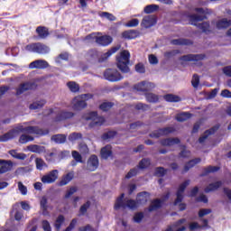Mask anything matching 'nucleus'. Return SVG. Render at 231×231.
<instances>
[{
  "label": "nucleus",
  "instance_id": "35",
  "mask_svg": "<svg viewBox=\"0 0 231 231\" xmlns=\"http://www.w3.org/2000/svg\"><path fill=\"white\" fill-rule=\"evenodd\" d=\"M163 99L166 102H171V103L181 102V97L174 94H166L163 96Z\"/></svg>",
  "mask_w": 231,
  "mask_h": 231
},
{
  "label": "nucleus",
  "instance_id": "64",
  "mask_svg": "<svg viewBox=\"0 0 231 231\" xmlns=\"http://www.w3.org/2000/svg\"><path fill=\"white\" fill-rule=\"evenodd\" d=\"M77 222H78L77 218H73L70 221L69 226H67L64 231H71V230H73L75 228V226H77Z\"/></svg>",
  "mask_w": 231,
  "mask_h": 231
},
{
  "label": "nucleus",
  "instance_id": "11",
  "mask_svg": "<svg viewBox=\"0 0 231 231\" xmlns=\"http://www.w3.org/2000/svg\"><path fill=\"white\" fill-rule=\"evenodd\" d=\"M189 185H190V180H187L184 182H182L176 192V199L173 202V205L176 207L179 203H181V201H183V192H185V189H187V187H189Z\"/></svg>",
  "mask_w": 231,
  "mask_h": 231
},
{
  "label": "nucleus",
  "instance_id": "17",
  "mask_svg": "<svg viewBox=\"0 0 231 231\" xmlns=\"http://www.w3.org/2000/svg\"><path fill=\"white\" fill-rule=\"evenodd\" d=\"M50 67V63L44 60H36L29 64L31 69H46Z\"/></svg>",
  "mask_w": 231,
  "mask_h": 231
},
{
  "label": "nucleus",
  "instance_id": "63",
  "mask_svg": "<svg viewBox=\"0 0 231 231\" xmlns=\"http://www.w3.org/2000/svg\"><path fill=\"white\" fill-rule=\"evenodd\" d=\"M42 226L43 231H51V225H50V222L48 220H42Z\"/></svg>",
  "mask_w": 231,
  "mask_h": 231
},
{
  "label": "nucleus",
  "instance_id": "9",
  "mask_svg": "<svg viewBox=\"0 0 231 231\" xmlns=\"http://www.w3.org/2000/svg\"><path fill=\"white\" fill-rule=\"evenodd\" d=\"M154 88H156V85L149 81H141L134 86V89L141 93H149V91H152Z\"/></svg>",
  "mask_w": 231,
  "mask_h": 231
},
{
  "label": "nucleus",
  "instance_id": "51",
  "mask_svg": "<svg viewBox=\"0 0 231 231\" xmlns=\"http://www.w3.org/2000/svg\"><path fill=\"white\" fill-rule=\"evenodd\" d=\"M167 174V170L163 167H157L155 169V176H158L159 178H163Z\"/></svg>",
  "mask_w": 231,
  "mask_h": 231
},
{
  "label": "nucleus",
  "instance_id": "8",
  "mask_svg": "<svg viewBox=\"0 0 231 231\" xmlns=\"http://www.w3.org/2000/svg\"><path fill=\"white\" fill-rule=\"evenodd\" d=\"M103 77L108 82H120L124 79V76L116 69H106L104 71Z\"/></svg>",
  "mask_w": 231,
  "mask_h": 231
},
{
  "label": "nucleus",
  "instance_id": "22",
  "mask_svg": "<svg viewBox=\"0 0 231 231\" xmlns=\"http://www.w3.org/2000/svg\"><path fill=\"white\" fill-rule=\"evenodd\" d=\"M150 199L151 193H149L148 191H142L137 194L138 205H145Z\"/></svg>",
  "mask_w": 231,
  "mask_h": 231
},
{
  "label": "nucleus",
  "instance_id": "30",
  "mask_svg": "<svg viewBox=\"0 0 231 231\" xmlns=\"http://www.w3.org/2000/svg\"><path fill=\"white\" fill-rule=\"evenodd\" d=\"M219 169H221L219 166L209 165L206 168H203V171H202V173H200L199 177L205 178V176H208V174H210L212 172H217V171H219Z\"/></svg>",
  "mask_w": 231,
  "mask_h": 231
},
{
  "label": "nucleus",
  "instance_id": "58",
  "mask_svg": "<svg viewBox=\"0 0 231 231\" xmlns=\"http://www.w3.org/2000/svg\"><path fill=\"white\" fill-rule=\"evenodd\" d=\"M144 215L143 212H137L134 216V223H142V220L143 219Z\"/></svg>",
  "mask_w": 231,
  "mask_h": 231
},
{
  "label": "nucleus",
  "instance_id": "12",
  "mask_svg": "<svg viewBox=\"0 0 231 231\" xmlns=\"http://www.w3.org/2000/svg\"><path fill=\"white\" fill-rule=\"evenodd\" d=\"M37 88V83L35 82H25L19 85V87L16 88V97H19L20 95H23V93H25V91H32Z\"/></svg>",
  "mask_w": 231,
  "mask_h": 231
},
{
  "label": "nucleus",
  "instance_id": "37",
  "mask_svg": "<svg viewBox=\"0 0 231 231\" xmlns=\"http://www.w3.org/2000/svg\"><path fill=\"white\" fill-rule=\"evenodd\" d=\"M35 165L37 171H44V169H48V164L42 158H36L35 159Z\"/></svg>",
  "mask_w": 231,
  "mask_h": 231
},
{
  "label": "nucleus",
  "instance_id": "62",
  "mask_svg": "<svg viewBox=\"0 0 231 231\" xmlns=\"http://www.w3.org/2000/svg\"><path fill=\"white\" fill-rule=\"evenodd\" d=\"M212 213V209L210 208H202L199 211V217H205V216H208V214Z\"/></svg>",
  "mask_w": 231,
  "mask_h": 231
},
{
  "label": "nucleus",
  "instance_id": "28",
  "mask_svg": "<svg viewBox=\"0 0 231 231\" xmlns=\"http://www.w3.org/2000/svg\"><path fill=\"white\" fill-rule=\"evenodd\" d=\"M0 174H5L12 169V161H5L0 159Z\"/></svg>",
  "mask_w": 231,
  "mask_h": 231
},
{
  "label": "nucleus",
  "instance_id": "34",
  "mask_svg": "<svg viewBox=\"0 0 231 231\" xmlns=\"http://www.w3.org/2000/svg\"><path fill=\"white\" fill-rule=\"evenodd\" d=\"M51 140L58 144L66 143L67 135L62 134H54L51 136Z\"/></svg>",
  "mask_w": 231,
  "mask_h": 231
},
{
  "label": "nucleus",
  "instance_id": "21",
  "mask_svg": "<svg viewBox=\"0 0 231 231\" xmlns=\"http://www.w3.org/2000/svg\"><path fill=\"white\" fill-rule=\"evenodd\" d=\"M223 187V181L222 180H217L215 182L209 183L205 189L204 192L206 194H208L210 192H215V190H217Z\"/></svg>",
  "mask_w": 231,
  "mask_h": 231
},
{
  "label": "nucleus",
  "instance_id": "10",
  "mask_svg": "<svg viewBox=\"0 0 231 231\" xmlns=\"http://www.w3.org/2000/svg\"><path fill=\"white\" fill-rule=\"evenodd\" d=\"M56 180H59V170H52L41 178L42 183L48 185L55 183Z\"/></svg>",
  "mask_w": 231,
  "mask_h": 231
},
{
  "label": "nucleus",
  "instance_id": "7",
  "mask_svg": "<svg viewBox=\"0 0 231 231\" xmlns=\"http://www.w3.org/2000/svg\"><path fill=\"white\" fill-rule=\"evenodd\" d=\"M25 51L31 53H38L39 55H46V53H50V47L42 42H34L27 44Z\"/></svg>",
  "mask_w": 231,
  "mask_h": 231
},
{
  "label": "nucleus",
  "instance_id": "43",
  "mask_svg": "<svg viewBox=\"0 0 231 231\" xmlns=\"http://www.w3.org/2000/svg\"><path fill=\"white\" fill-rule=\"evenodd\" d=\"M9 154L13 157L15 158V160H26V154L25 153H19L15 150H11L9 152Z\"/></svg>",
  "mask_w": 231,
  "mask_h": 231
},
{
  "label": "nucleus",
  "instance_id": "33",
  "mask_svg": "<svg viewBox=\"0 0 231 231\" xmlns=\"http://www.w3.org/2000/svg\"><path fill=\"white\" fill-rule=\"evenodd\" d=\"M158 208H162V199H155L152 201L151 205L148 208L149 212H154V210H158Z\"/></svg>",
  "mask_w": 231,
  "mask_h": 231
},
{
  "label": "nucleus",
  "instance_id": "14",
  "mask_svg": "<svg viewBox=\"0 0 231 231\" xmlns=\"http://www.w3.org/2000/svg\"><path fill=\"white\" fill-rule=\"evenodd\" d=\"M98 157L95 154H92L87 162V171H89V172H94V171L98 169Z\"/></svg>",
  "mask_w": 231,
  "mask_h": 231
},
{
  "label": "nucleus",
  "instance_id": "15",
  "mask_svg": "<svg viewBox=\"0 0 231 231\" xmlns=\"http://www.w3.org/2000/svg\"><path fill=\"white\" fill-rule=\"evenodd\" d=\"M75 116V113L68 110H61L57 114L55 117L56 122H64L66 120H71Z\"/></svg>",
  "mask_w": 231,
  "mask_h": 231
},
{
  "label": "nucleus",
  "instance_id": "53",
  "mask_svg": "<svg viewBox=\"0 0 231 231\" xmlns=\"http://www.w3.org/2000/svg\"><path fill=\"white\" fill-rule=\"evenodd\" d=\"M72 158H74L77 163H84V161H82V155L77 151H72Z\"/></svg>",
  "mask_w": 231,
  "mask_h": 231
},
{
  "label": "nucleus",
  "instance_id": "61",
  "mask_svg": "<svg viewBox=\"0 0 231 231\" xmlns=\"http://www.w3.org/2000/svg\"><path fill=\"white\" fill-rule=\"evenodd\" d=\"M180 158H190V151L187 150L185 146H183V150L179 153Z\"/></svg>",
  "mask_w": 231,
  "mask_h": 231
},
{
  "label": "nucleus",
  "instance_id": "48",
  "mask_svg": "<svg viewBox=\"0 0 231 231\" xmlns=\"http://www.w3.org/2000/svg\"><path fill=\"white\" fill-rule=\"evenodd\" d=\"M160 131H161L162 136H167V135L174 133V131H176V129L172 126H168V127H164V128H160Z\"/></svg>",
  "mask_w": 231,
  "mask_h": 231
},
{
  "label": "nucleus",
  "instance_id": "27",
  "mask_svg": "<svg viewBox=\"0 0 231 231\" xmlns=\"http://www.w3.org/2000/svg\"><path fill=\"white\" fill-rule=\"evenodd\" d=\"M230 26L231 21L226 18H222L216 23V27L217 30H226V28H230Z\"/></svg>",
  "mask_w": 231,
  "mask_h": 231
},
{
  "label": "nucleus",
  "instance_id": "1",
  "mask_svg": "<svg viewBox=\"0 0 231 231\" xmlns=\"http://www.w3.org/2000/svg\"><path fill=\"white\" fill-rule=\"evenodd\" d=\"M23 133L19 138V143L24 144L28 142H33L35 138L30 134H36V136H46L50 134V129H42L39 126H19L16 129H12L9 132L0 135V142H8V140H14L19 134Z\"/></svg>",
  "mask_w": 231,
  "mask_h": 231
},
{
  "label": "nucleus",
  "instance_id": "29",
  "mask_svg": "<svg viewBox=\"0 0 231 231\" xmlns=\"http://www.w3.org/2000/svg\"><path fill=\"white\" fill-rule=\"evenodd\" d=\"M74 176L73 172H69L66 175H63L61 180L58 182V187H64L68 185V183L73 180Z\"/></svg>",
  "mask_w": 231,
  "mask_h": 231
},
{
  "label": "nucleus",
  "instance_id": "56",
  "mask_svg": "<svg viewBox=\"0 0 231 231\" xmlns=\"http://www.w3.org/2000/svg\"><path fill=\"white\" fill-rule=\"evenodd\" d=\"M18 190H20L23 196H26V194H28V188H26V186H24L21 181L18 182Z\"/></svg>",
  "mask_w": 231,
  "mask_h": 231
},
{
  "label": "nucleus",
  "instance_id": "6",
  "mask_svg": "<svg viewBox=\"0 0 231 231\" xmlns=\"http://www.w3.org/2000/svg\"><path fill=\"white\" fill-rule=\"evenodd\" d=\"M91 98H93L92 94H81L75 97L72 99V109H74V111H82V109H86V107H88L86 100H91Z\"/></svg>",
  "mask_w": 231,
  "mask_h": 231
},
{
  "label": "nucleus",
  "instance_id": "24",
  "mask_svg": "<svg viewBox=\"0 0 231 231\" xmlns=\"http://www.w3.org/2000/svg\"><path fill=\"white\" fill-rule=\"evenodd\" d=\"M36 33L39 39H48L50 36V30L46 26L40 25L36 28Z\"/></svg>",
  "mask_w": 231,
  "mask_h": 231
},
{
  "label": "nucleus",
  "instance_id": "57",
  "mask_svg": "<svg viewBox=\"0 0 231 231\" xmlns=\"http://www.w3.org/2000/svg\"><path fill=\"white\" fill-rule=\"evenodd\" d=\"M137 174H138V169L133 168L127 172V174L125 175V179L131 180V178H134V176H136Z\"/></svg>",
  "mask_w": 231,
  "mask_h": 231
},
{
  "label": "nucleus",
  "instance_id": "47",
  "mask_svg": "<svg viewBox=\"0 0 231 231\" xmlns=\"http://www.w3.org/2000/svg\"><path fill=\"white\" fill-rule=\"evenodd\" d=\"M140 24V20L138 18H133L132 20L128 21L125 23L126 28H136Z\"/></svg>",
  "mask_w": 231,
  "mask_h": 231
},
{
  "label": "nucleus",
  "instance_id": "25",
  "mask_svg": "<svg viewBox=\"0 0 231 231\" xmlns=\"http://www.w3.org/2000/svg\"><path fill=\"white\" fill-rule=\"evenodd\" d=\"M122 37L124 39H128V40L138 39V37H140V32L136 30H128V31L123 32Z\"/></svg>",
  "mask_w": 231,
  "mask_h": 231
},
{
  "label": "nucleus",
  "instance_id": "38",
  "mask_svg": "<svg viewBox=\"0 0 231 231\" xmlns=\"http://www.w3.org/2000/svg\"><path fill=\"white\" fill-rule=\"evenodd\" d=\"M67 87L71 93H79L80 91V86L75 81H69Z\"/></svg>",
  "mask_w": 231,
  "mask_h": 231
},
{
  "label": "nucleus",
  "instance_id": "3",
  "mask_svg": "<svg viewBox=\"0 0 231 231\" xmlns=\"http://www.w3.org/2000/svg\"><path fill=\"white\" fill-rule=\"evenodd\" d=\"M207 17L205 15H199V14H190L189 15V22L192 26H197L199 30H201L203 33H206V35H208V33H212V30H210V23L209 22H204L201 23V21H205Z\"/></svg>",
  "mask_w": 231,
  "mask_h": 231
},
{
  "label": "nucleus",
  "instance_id": "18",
  "mask_svg": "<svg viewBox=\"0 0 231 231\" xmlns=\"http://www.w3.org/2000/svg\"><path fill=\"white\" fill-rule=\"evenodd\" d=\"M219 129V125H217L208 130H206L203 134V135H201L199 138V143H205V141L207 140V138H208L211 134H215L216 132Z\"/></svg>",
  "mask_w": 231,
  "mask_h": 231
},
{
  "label": "nucleus",
  "instance_id": "16",
  "mask_svg": "<svg viewBox=\"0 0 231 231\" xmlns=\"http://www.w3.org/2000/svg\"><path fill=\"white\" fill-rule=\"evenodd\" d=\"M156 23H158V20L156 19V16L154 15H148V16H144L143 18V21L141 23V26L143 28H152V26H154V24H156Z\"/></svg>",
  "mask_w": 231,
  "mask_h": 231
},
{
  "label": "nucleus",
  "instance_id": "60",
  "mask_svg": "<svg viewBox=\"0 0 231 231\" xmlns=\"http://www.w3.org/2000/svg\"><path fill=\"white\" fill-rule=\"evenodd\" d=\"M191 85L193 88H199V76L198 74H194L191 79Z\"/></svg>",
  "mask_w": 231,
  "mask_h": 231
},
{
  "label": "nucleus",
  "instance_id": "36",
  "mask_svg": "<svg viewBox=\"0 0 231 231\" xmlns=\"http://www.w3.org/2000/svg\"><path fill=\"white\" fill-rule=\"evenodd\" d=\"M46 106V100L42 99L40 101L33 102L29 106V109L34 111L35 109H42Z\"/></svg>",
  "mask_w": 231,
  "mask_h": 231
},
{
  "label": "nucleus",
  "instance_id": "2",
  "mask_svg": "<svg viewBox=\"0 0 231 231\" xmlns=\"http://www.w3.org/2000/svg\"><path fill=\"white\" fill-rule=\"evenodd\" d=\"M116 66L121 73H131V68L129 64L131 62V52L127 50H124L116 58Z\"/></svg>",
  "mask_w": 231,
  "mask_h": 231
},
{
  "label": "nucleus",
  "instance_id": "52",
  "mask_svg": "<svg viewBox=\"0 0 231 231\" xmlns=\"http://www.w3.org/2000/svg\"><path fill=\"white\" fill-rule=\"evenodd\" d=\"M78 190L79 189H77V187L75 186L70 187L69 189L66 192L64 199H69V198H71V196H73L75 192H77Z\"/></svg>",
  "mask_w": 231,
  "mask_h": 231
},
{
  "label": "nucleus",
  "instance_id": "59",
  "mask_svg": "<svg viewBox=\"0 0 231 231\" xmlns=\"http://www.w3.org/2000/svg\"><path fill=\"white\" fill-rule=\"evenodd\" d=\"M135 71L141 74L145 73V65H143L142 62L137 63L135 65Z\"/></svg>",
  "mask_w": 231,
  "mask_h": 231
},
{
  "label": "nucleus",
  "instance_id": "54",
  "mask_svg": "<svg viewBox=\"0 0 231 231\" xmlns=\"http://www.w3.org/2000/svg\"><path fill=\"white\" fill-rule=\"evenodd\" d=\"M135 109L137 111H147L148 109H151V106L143 103H138L135 105Z\"/></svg>",
  "mask_w": 231,
  "mask_h": 231
},
{
  "label": "nucleus",
  "instance_id": "19",
  "mask_svg": "<svg viewBox=\"0 0 231 231\" xmlns=\"http://www.w3.org/2000/svg\"><path fill=\"white\" fill-rule=\"evenodd\" d=\"M162 147H172V145H178L181 143V141L178 137L162 139L160 141Z\"/></svg>",
  "mask_w": 231,
  "mask_h": 231
},
{
  "label": "nucleus",
  "instance_id": "50",
  "mask_svg": "<svg viewBox=\"0 0 231 231\" xmlns=\"http://www.w3.org/2000/svg\"><path fill=\"white\" fill-rule=\"evenodd\" d=\"M82 139V134L80 133H72L69 135V142H77V140Z\"/></svg>",
  "mask_w": 231,
  "mask_h": 231
},
{
  "label": "nucleus",
  "instance_id": "42",
  "mask_svg": "<svg viewBox=\"0 0 231 231\" xmlns=\"http://www.w3.org/2000/svg\"><path fill=\"white\" fill-rule=\"evenodd\" d=\"M138 167L142 170L151 167V159L143 158L139 162Z\"/></svg>",
  "mask_w": 231,
  "mask_h": 231
},
{
  "label": "nucleus",
  "instance_id": "31",
  "mask_svg": "<svg viewBox=\"0 0 231 231\" xmlns=\"http://www.w3.org/2000/svg\"><path fill=\"white\" fill-rule=\"evenodd\" d=\"M201 162V158H195L193 160L189 161L188 162L185 163L184 165V172H189L192 167H196L198 163Z\"/></svg>",
  "mask_w": 231,
  "mask_h": 231
},
{
  "label": "nucleus",
  "instance_id": "32",
  "mask_svg": "<svg viewBox=\"0 0 231 231\" xmlns=\"http://www.w3.org/2000/svg\"><path fill=\"white\" fill-rule=\"evenodd\" d=\"M144 97L146 98V101L149 102L150 104H156L160 101V97L154 93H145Z\"/></svg>",
  "mask_w": 231,
  "mask_h": 231
},
{
  "label": "nucleus",
  "instance_id": "39",
  "mask_svg": "<svg viewBox=\"0 0 231 231\" xmlns=\"http://www.w3.org/2000/svg\"><path fill=\"white\" fill-rule=\"evenodd\" d=\"M66 221V217H64V215H59L56 218V221L54 223V226L57 231L60 230L62 227V225H64V222Z\"/></svg>",
  "mask_w": 231,
  "mask_h": 231
},
{
  "label": "nucleus",
  "instance_id": "44",
  "mask_svg": "<svg viewBox=\"0 0 231 231\" xmlns=\"http://www.w3.org/2000/svg\"><path fill=\"white\" fill-rule=\"evenodd\" d=\"M113 106H115V103L113 102H104L99 106V109L104 113H107V111H109Z\"/></svg>",
  "mask_w": 231,
  "mask_h": 231
},
{
  "label": "nucleus",
  "instance_id": "20",
  "mask_svg": "<svg viewBox=\"0 0 231 231\" xmlns=\"http://www.w3.org/2000/svg\"><path fill=\"white\" fill-rule=\"evenodd\" d=\"M96 42L100 46H109L113 42V37L109 35L96 36Z\"/></svg>",
  "mask_w": 231,
  "mask_h": 231
},
{
  "label": "nucleus",
  "instance_id": "46",
  "mask_svg": "<svg viewBox=\"0 0 231 231\" xmlns=\"http://www.w3.org/2000/svg\"><path fill=\"white\" fill-rule=\"evenodd\" d=\"M91 207V201L88 200L79 208V216H86L88 208Z\"/></svg>",
  "mask_w": 231,
  "mask_h": 231
},
{
  "label": "nucleus",
  "instance_id": "5",
  "mask_svg": "<svg viewBox=\"0 0 231 231\" xmlns=\"http://www.w3.org/2000/svg\"><path fill=\"white\" fill-rule=\"evenodd\" d=\"M125 198V193H122L116 200L114 205L115 210H120V208H130V210H134L138 208V200L127 199L125 203L124 199Z\"/></svg>",
  "mask_w": 231,
  "mask_h": 231
},
{
  "label": "nucleus",
  "instance_id": "40",
  "mask_svg": "<svg viewBox=\"0 0 231 231\" xmlns=\"http://www.w3.org/2000/svg\"><path fill=\"white\" fill-rule=\"evenodd\" d=\"M190 116H192L191 113L183 112V113L178 114L176 116V120H177V122H186V120H189V118H190Z\"/></svg>",
  "mask_w": 231,
  "mask_h": 231
},
{
  "label": "nucleus",
  "instance_id": "41",
  "mask_svg": "<svg viewBox=\"0 0 231 231\" xmlns=\"http://www.w3.org/2000/svg\"><path fill=\"white\" fill-rule=\"evenodd\" d=\"M160 10V5H149L144 7V14H154Z\"/></svg>",
  "mask_w": 231,
  "mask_h": 231
},
{
  "label": "nucleus",
  "instance_id": "26",
  "mask_svg": "<svg viewBox=\"0 0 231 231\" xmlns=\"http://www.w3.org/2000/svg\"><path fill=\"white\" fill-rule=\"evenodd\" d=\"M100 156L102 160H107L108 158H111V156H113V150L111 145H106L103 147L100 151Z\"/></svg>",
  "mask_w": 231,
  "mask_h": 231
},
{
  "label": "nucleus",
  "instance_id": "55",
  "mask_svg": "<svg viewBox=\"0 0 231 231\" xmlns=\"http://www.w3.org/2000/svg\"><path fill=\"white\" fill-rule=\"evenodd\" d=\"M88 59H97L98 57V51L91 49L87 52Z\"/></svg>",
  "mask_w": 231,
  "mask_h": 231
},
{
  "label": "nucleus",
  "instance_id": "49",
  "mask_svg": "<svg viewBox=\"0 0 231 231\" xmlns=\"http://www.w3.org/2000/svg\"><path fill=\"white\" fill-rule=\"evenodd\" d=\"M99 17L107 19L108 21H116V16H114L113 14L107 12H101L99 13Z\"/></svg>",
  "mask_w": 231,
  "mask_h": 231
},
{
  "label": "nucleus",
  "instance_id": "45",
  "mask_svg": "<svg viewBox=\"0 0 231 231\" xmlns=\"http://www.w3.org/2000/svg\"><path fill=\"white\" fill-rule=\"evenodd\" d=\"M120 48H121L120 45L112 47L107 52L103 54V59H105V60L109 59V57H111V55L116 53V51H118V50H120Z\"/></svg>",
  "mask_w": 231,
  "mask_h": 231
},
{
  "label": "nucleus",
  "instance_id": "23",
  "mask_svg": "<svg viewBox=\"0 0 231 231\" xmlns=\"http://www.w3.org/2000/svg\"><path fill=\"white\" fill-rule=\"evenodd\" d=\"M171 42L173 44V46H192V44H194L191 40L185 38L174 39L171 40Z\"/></svg>",
  "mask_w": 231,
  "mask_h": 231
},
{
  "label": "nucleus",
  "instance_id": "4",
  "mask_svg": "<svg viewBox=\"0 0 231 231\" xmlns=\"http://www.w3.org/2000/svg\"><path fill=\"white\" fill-rule=\"evenodd\" d=\"M82 119L87 122L91 120L88 126L93 129V127H100L106 124V118L104 116H98V112L92 111L82 116Z\"/></svg>",
  "mask_w": 231,
  "mask_h": 231
},
{
  "label": "nucleus",
  "instance_id": "13",
  "mask_svg": "<svg viewBox=\"0 0 231 231\" xmlns=\"http://www.w3.org/2000/svg\"><path fill=\"white\" fill-rule=\"evenodd\" d=\"M207 59L206 54H188L180 58V60L183 62H199V60H205Z\"/></svg>",
  "mask_w": 231,
  "mask_h": 231
}]
</instances>
